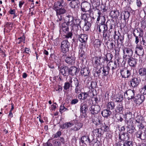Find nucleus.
I'll list each match as a JSON object with an SVG mask.
<instances>
[{"mask_svg": "<svg viewBox=\"0 0 146 146\" xmlns=\"http://www.w3.org/2000/svg\"><path fill=\"white\" fill-rule=\"evenodd\" d=\"M135 53L139 56V58H142L144 55V50L141 44L137 45L135 49Z\"/></svg>", "mask_w": 146, "mask_h": 146, "instance_id": "1", "label": "nucleus"}, {"mask_svg": "<svg viewBox=\"0 0 146 146\" xmlns=\"http://www.w3.org/2000/svg\"><path fill=\"white\" fill-rule=\"evenodd\" d=\"M70 45V43L67 40H63L61 44L62 52L63 53H66L68 52L69 50Z\"/></svg>", "mask_w": 146, "mask_h": 146, "instance_id": "2", "label": "nucleus"}, {"mask_svg": "<svg viewBox=\"0 0 146 146\" xmlns=\"http://www.w3.org/2000/svg\"><path fill=\"white\" fill-rule=\"evenodd\" d=\"M131 67H135L137 64V59L131 56L124 60Z\"/></svg>", "mask_w": 146, "mask_h": 146, "instance_id": "3", "label": "nucleus"}, {"mask_svg": "<svg viewBox=\"0 0 146 146\" xmlns=\"http://www.w3.org/2000/svg\"><path fill=\"white\" fill-rule=\"evenodd\" d=\"M131 70L124 68L120 70V73L121 76L124 78H128L131 75Z\"/></svg>", "mask_w": 146, "mask_h": 146, "instance_id": "4", "label": "nucleus"}, {"mask_svg": "<svg viewBox=\"0 0 146 146\" xmlns=\"http://www.w3.org/2000/svg\"><path fill=\"white\" fill-rule=\"evenodd\" d=\"M123 58L124 60L131 56L133 53V51L130 48L127 47H124L123 48Z\"/></svg>", "mask_w": 146, "mask_h": 146, "instance_id": "5", "label": "nucleus"}, {"mask_svg": "<svg viewBox=\"0 0 146 146\" xmlns=\"http://www.w3.org/2000/svg\"><path fill=\"white\" fill-rule=\"evenodd\" d=\"M135 91L134 90H128L124 93V96L125 98L128 100L134 99L135 97Z\"/></svg>", "mask_w": 146, "mask_h": 146, "instance_id": "6", "label": "nucleus"}, {"mask_svg": "<svg viewBox=\"0 0 146 146\" xmlns=\"http://www.w3.org/2000/svg\"><path fill=\"white\" fill-rule=\"evenodd\" d=\"M91 7L90 5L87 2H83L81 4V10L83 12L88 11L90 13H91L92 12L90 9Z\"/></svg>", "mask_w": 146, "mask_h": 146, "instance_id": "7", "label": "nucleus"}, {"mask_svg": "<svg viewBox=\"0 0 146 146\" xmlns=\"http://www.w3.org/2000/svg\"><path fill=\"white\" fill-rule=\"evenodd\" d=\"M129 135L128 133L125 132H120L119 135V141H125L129 140Z\"/></svg>", "mask_w": 146, "mask_h": 146, "instance_id": "8", "label": "nucleus"}, {"mask_svg": "<svg viewBox=\"0 0 146 146\" xmlns=\"http://www.w3.org/2000/svg\"><path fill=\"white\" fill-rule=\"evenodd\" d=\"M89 110L92 114L95 115L98 113L100 112V108L99 106L94 105H92L89 108Z\"/></svg>", "mask_w": 146, "mask_h": 146, "instance_id": "9", "label": "nucleus"}, {"mask_svg": "<svg viewBox=\"0 0 146 146\" xmlns=\"http://www.w3.org/2000/svg\"><path fill=\"white\" fill-rule=\"evenodd\" d=\"M144 99L145 97L144 95L139 94H137L133 99L134 102L137 104L139 105L143 103Z\"/></svg>", "mask_w": 146, "mask_h": 146, "instance_id": "10", "label": "nucleus"}, {"mask_svg": "<svg viewBox=\"0 0 146 146\" xmlns=\"http://www.w3.org/2000/svg\"><path fill=\"white\" fill-rule=\"evenodd\" d=\"M88 110V106L86 104H81L80 106V111L81 115L85 117L87 115L86 112Z\"/></svg>", "mask_w": 146, "mask_h": 146, "instance_id": "11", "label": "nucleus"}, {"mask_svg": "<svg viewBox=\"0 0 146 146\" xmlns=\"http://www.w3.org/2000/svg\"><path fill=\"white\" fill-rule=\"evenodd\" d=\"M140 81V80L138 79L137 78L133 77L130 79V85L133 87H136L138 86Z\"/></svg>", "mask_w": 146, "mask_h": 146, "instance_id": "12", "label": "nucleus"}, {"mask_svg": "<svg viewBox=\"0 0 146 146\" xmlns=\"http://www.w3.org/2000/svg\"><path fill=\"white\" fill-rule=\"evenodd\" d=\"M73 123L74 126L71 129L75 131H78L82 127L83 125L82 123L78 121L75 120Z\"/></svg>", "mask_w": 146, "mask_h": 146, "instance_id": "13", "label": "nucleus"}, {"mask_svg": "<svg viewBox=\"0 0 146 146\" xmlns=\"http://www.w3.org/2000/svg\"><path fill=\"white\" fill-rule=\"evenodd\" d=\"M66 3L64 0H58L54 3L53 8L63 7L66 6Z\"/></svg>", "mask_w": 146, "mask_h": 146, "instance_id": "14", "label": "nucleus"}, {"mask_svg": "<svg viewBox=\"0 0 146 146\" xmlns=\"http://www.w3.org/2000/svg\"><path fill=\"white\" fill-rule=\"evenodd\" d=\"M146 133L143 132L142 131L139 130L136 133V136L137 138L141 139V140H144L146 137Z\"/></svg>", "mask_w": 146, "mask_h": 146, "instance_id": "15", "label": "nucleus"}, {"mask_svg": "<svg viewBox=\"0 0 146 146\" xmlns=\"http://www.w3.org/2000/svg\"><path fill=\"white\" fill-rule=\"evenodd\" d=\"M79 71L78 68L75 66H71L68 68L69 75L72 76L76 75Z\"/></svg>", "mask_w": 146, "mask_h": 146, "instance_id": "16", "label": "nucleus"}, {"mask_svg": "<svg viewBox=\"0 0 146 146\" xmlns=\"http://www.w3.org/2000/svg\"><path fill=\"white\" fill-rule=\"evenodd\" d=\"M108 66L111 68V70L112 74L114 72V71L116 70L117 67V64L116 61H110L108 62L107 64Z\"/></svg>", "mask_w": 146, "mask_h": 146, "instance_id": "17", "label": "nucleus"}, {"mask_svg": "<svg viewBox=\"0 0 146 146\" xmlns=\"http://www.w3.org/2000/svg\"><path fill=\"white\" fill-rule=\"evenodd\" d=\"M94 58L95 60L94 64L95 67H97L100 64L104 66V61L103 60L102 62L101 61V60L102 58V56H100L98 57H95Z\"/></svg>", "mask_w": 146, "mask_h": 146, "instance_id": "18", "label": "nucleus"}, {"mask_svg": "<svg viewBox=\"0 0 146 146\" xmlns=\"http://www.w3.org/2000/svg\"><path fill=\"white\" fill-rule=\"evenodd\" d=\"M70 6L72 9H78L79 7L80 3L79 0L71 1L69 4Z\"/></svg>", "mask_w": 146, "mask_h": 146, "instance_id": "19", "label": "nucleus"}, {"mask_svg": "<svg viewBox=\"0 0 146 146\" xmlns=\"http://www.w3.org/2000/svg\"><path fill=\"white\" fill-rule=\"evenodd\" d=\"M60 72L64 76H68L69 75L68 68L66 66H61L60 68Z\"/></svg>", "mask_w": 146, "mask_h": 146, "instance_id": "20", "label": "nucleus"}, {"mask_svg": "<svg viewBox=\"0 0 146 146\" xmlns=\"http://www.w3.org/2000/svg\"><path fill=\"white\" fill-rule=\"evenodd\" d=\"M75 58L72 56L66 57L65 59L66 63L70 65H72L74 64Z\"/></svg>", "mask_w": 146, "mask_h": 146, "instance_id": "21", "label": "nucleus"}, {"mask_svg": "<svg viewBox=\"0 0 146 146\" xmlns=\"http://www.w3.org/2000/svg\"><path fill=\"white\" fill-rule=\"evenodd\" d=\"M74 17L71 15H68L65 18V20L69 25H72L73 24L74 21Z\"/></svg>", "mask_w": 146, "mask_h": 146, "instance_id": "22", "label": "nucleus"}, {"mask_svg": "<svg viewBox=\"0 0 146 146\" xmlns=\"http://www.w3.org/2000/svg\"><path fill=\"white\" fill-rule=\"evenodd\" d=\"M81 74L84 77H90V70L87 68H83L82 69L81 72Z\"/></svg>", "mask_w": 146, "mask_h": 146, "instance_id": "23", "label": "nucleus"}, {"mask_svg": "<svg viewBox=\"0 0 146 146\" xmlns=\"http://www.w3.org/2000/svg\"><path fill=\"white\" fill-rule=\"evenodd\" d=\"M62 7L58 8H53L56 11V15H63L66 12V10Z\"/></svg>", "mask_w": 146, "mask_h": 146, "instance_id": "24", "label": "nucleus"}, {"mask_svg": "<svg viewBox=\"0 0 146 146\" xmlns=\"http://www.w3.org/2000/svg\"><path fill=\"white\" fill-rule=\"evenodd\" d=\"M113 57V55L110 53H107L105 55V56L103 58V60L104 61V62L105 61L107 63L108 62L112 61L111 60Z\"/></svg>", "mask_w": 146, "mask_h": 146, "instance_id": "25", "label": "nucleus"}, {"mask_svg": "<svg viewBox=\"0 0 146 146\" xmlns=\"http://www.w3.org/2000/svg\"><path fill=\"white\" fill-rule=\"evenodd\" d=\"M86 12H83L81 13L82 18L84 19L85 22H87L88 23H89L88 20L90 18V15L89 14H87Z\"/></svg>", "mask_w": 146, "mask_h": 146, "instance_id": "26", "label": "nucleus"}, {"mask_svg": "<svg viewBox=\"0 0 146 146\" xmlns=\"http://www.w3.org/2000/svg\"><path fill=\"white\" fill-rule=\"evenodd\" d=\"M74 125V123L71 122H66L63 125H60V127L62 129H67L69 127H71L72 125Z\"/></svg>", "mask_w": 146, "mask_h": 146, "instance_id": "27", "label": "nucleus"}, {"mask_svg": "<svg viewBox=\"0 0 146 146\" xmlns=\"http://www.w3.org/2000/svg\"><path fill=\"white\" fill-rule=\"evenodd\" d=\"M93 133L94 135V134L97 135L98 134V136L99 137L102 136L104 133V132H103L102 129L101 128H100L94 129L93 131Z\"/></svg>", "mask_w": 146, "mask_h": 146, "instance_id": "28", "label": "nucleus"}, {"mask_svg": "<svg viewBox=\"0 0 146 146\" xmlns=\"http://www.w3.org/2000/svg\"><path fill=\"white\" fill-rule=\"evenodd\" d=\"M70 26L71 31L74 33L75 34L79 35L78 33V26L76 25H74V24H72V25Z\"/></svg>", "mask_w": 146, "mask_h": 146, "instance_id": "29", "label": "nucleus"}, {"mask_svg": "<svg viewBox=\"0 0 146 146\" xmlns=\"http://www.w3.org/2000/svg\"><path fill=\"white\" fill-rule=\"evenodd\" d=\"M78 38L80 42H86L88 39V36L86 34H81L79 35Z\"/></svg>", "mask_w": 146, "mask_h": 146, "instance_id": "30", "label": "nucleus"}, {"mask_svg": "<svg viewBox=\"0 0 146 146\" xmlns=\"http://www.w3.org/2000/svg\"><path fill=\"white\" fill-rule=\"evenodd\" d=\"M102 67V71H103L102 74L104 76H106L108 74L109 72L110 71V68L108 66L104 67V65L103 66V67Z\"/></svg>", "mask_w": 146, "mask_h": 146, "instance_id": "31", "label": "nucleus"}, {"mask_svg": "<svg viewBox=\"0 0 146 146\" xmlns=\"http://www.w3.org/2000/svg\"><path fill=\"white\" fill-rule=\"evenodd\" d=\"M110 15L113 19L114 18L116 19L119 15V11L117 10L112 11L111 12Z\"/></svg>", "mask_w": 146, "mask_h": 146, "instance_id": "32", "label": "nucleus"}, {"mask_svg": "<svg viewBox=\"0 0 146 146\" xmlns=\"http://www.w3.org/2000/svg\"><path fill=\"white\" fill-rule=\"evenodd\" d=\"M69 25H68L67 24L65 23H62V27L60 29V31L62 30L65 33L66 32L69 31Z\"/></svg>", "mask_w": 146, "mask_h": 146, "instance_id": "33", "label": "nucleus"}, {"mask_svg": "<svg viewBox=\"0 0 146 146\" xmlns=\"http://www.w3.org/2000/svg\"><path fill=\"white\" fill-rule=\"evenodd\" d=\"M138 73L140 76H146V67L140 68L138 70Z\"/></svg>", "mask_w": 146, "mask_h": 146, "instance_id": "34", "label": "nucleus"}, {"mask_svg": "<svg viewBox=\"0 0 146 146\" xmlns=\"http://www.w3.org/2000/svg\"><path fill=\"white\" fill-rule=\"evenodd\" d=\"M123 106L121 103L118 105L115 109L116 111L120 113H122L123 112Z\"/></svg>", "mask_w": 146, "mask_h": 146, "instance_id": "35", "label": "nucleus"}, {"mask_svg": "<svg viewBox=\"0 0 146 146\" xmlns=\"http://www.w3.org/2000/svg\"><path fill=\"white\" fill-rule=\"evenodd\" d=\"M111 112L109 110H104L101 112V114L104 117H107L110 116Z\"/></svg>", "mask_w": 146, "mask_h": 146, "instance_id": "36", "label": "nucleus"}, {"mask_svg": "<svg viewBox=\"0 0 146 146\" xmlns=\"http://www.w3.org/2000/svg\"><path fill=\"white\" fill-rule=\"evenodd\" d=\"M78 85H80L78 80L77 78H74L73 80V83L71 85V88L75 87Z\"/></svg>", "mask_w": 146, "mask_h": 146, "instance_id": "37", "label": "nucleus"}, {"mask_svg": "<svg viewBox=\"0 0 146 146\" xmlns=\"http://www.w3.org/2000/svg\"><path fill=\"white\" fill-rule=\"evenodd\" d=\"M124 16V20L126 21V19H128L129 17V13L127 11H123L122 12L121 14V18L122 15Z\"/></svg>", "mask_w": 146, "mask_h": 146, "instance_id": "38", "label": "nucleus"}, {"mask_svg": "<svg viewBox=\"0 0 146 146\" xmlns=\"http://www.w3.org/2000/svg\"><path fill=\"white\" fill-rule=\"evenodd\" d=\"M115 106V104L113 102H110L108 103L106 105L107 108L109 110L114 109Z\"/></svg>", "mask_w": 146, "mask_h": 146, "instance_id": "39", "label": "nucleus"}, {"mask_svg": "<svg viewBox=\"0 0 146 146\" xmlns=\"http://www.w3.org/2000/svg\"><path fill=\"white\" fill-rule=\"evenodd\" d=\"M134 36L135 37V43L136 44V45H139L138 43L139 42V39H140L141 37L142 38V36H139V35H137L135 32H133V33Z\"/></svg>", "mask_w": 146, "mask_h": 146, "instance_id": "40", "label": "nucleus"}, {"mask_svg": "<svg viewBox=\"0 0 146 146\" xmlns=\"http://www.w3.org/2000/svg\"><path fill=\"white\" fill-rule=\"evenodd\" d=\"M116 101L117 102H121L123 100V95L120 94L117 95L115 98Z\"/></svg>", "mask_w": 146, "mask_h": 146, "instance_id": "41", "label": "nucleus"}, {"mask_svg": "<svg viewBox=\"0 0 146 146\" xmlns=\"http://www.w3.org/2000/svg\"><path fill=\"white\" fill-rule=\"evenodd\" d=\"M140 30L139 31L137 29H136L134 30L133 32L137 34V35H139V36H143V30L141 29H139Z\"/></svg>", "mask_w": 146, "mask_h": 146, "instance_id": "42", "label": "nucleus"}, {"mask_svg": "<svg viewBox=\"0 0 146 146\" xmlns=\"http://www.w3.org/2000/svg\"><path fill=\"white\" fill-rule=\"evenodd\" d=\"M127 122V125L130 127V128L131 129H133V130H134L135 131V127H134V125L133 124V121L132 120H130L129 122V121L128 120H126L125 121V122L126 123Z\"/></svg>", "mask_w": 146, "mask_h": 146, "instance_id": "43", "label": "nucleus"}, {"mask_svg": "<svg viewBox=\"0 0 146 146\" xmlns=\"http://www.w3.org/2000/svg\"><path fill=\"white\" fill-rule=\"evenodd\" d=\"M101 128L104 130L103 132H108L109 131V126L105 124V123L102 124Z\"/></svg>", "mask_w": 146, "mask_h": 146, "instance_id": "44", "label": "nucleus"}, {"mask_svg": "<svg viewBox=\"0 0 146 146\" xmlns=\"http://www.w3.org/2000/svg\"><path fill=\"white\" fill-rule=\"evenodd\" d=\"M107 24L108 23L109 24L108 26L110 28L109 31H110V29H113L114 27L115 26V23L114 21H108L106 23Z\"/></svg>", "mask_w": 146, "mask_h": 146, "instance_id": "45", "label": "nucleus"}, {"mask_svg": "<svg viewBox=\"0 0 146 146\" xmlns=\"http://www.w3.org/2000/svg\"><path fill=\"white\" fill-rule=\"evenodd\" d=\"M57 17V19L56 20V22L60 24L61 22H63L64 19L63 15H56Z\"/></svg>", "mask_w": 146, "mask_h": 146, "instance_id": "46", "label": "nucleus"}, {"mask_svg": "<svg viewBox=\"0 0 146 146\" xmlns=\"http://www.w3.org/2000/svg\"><path fill=\"white\" fill-rule=\"evenodd\" d=\"M141 45H143V47H146V36L145 35L142 36V41L140 42Z\"/></svg>", "mask_w": 146, "mask_h": 146, "instance_id": "47", "label": "nucleus"}, {"mask_svg": "<svg viewBox=\"0 0 146 146\" xmlns=\"http://www.w3.org/2000/svg\"><path fill=\"white\" fill-rule=\"evenodd\" d=\"M81 50L86 51L87 50V46L86 44V42H81Z\"/></svg>", "mask_w": 146, "mask_h": 146, "instance_id": "48", "label": "nucleus"}, {"mask_svg": "<svg viewBox=\"0 0 146 146\" xmlns=\"http://www.w3.org/2000/svg\"><path fill=\"white\" fill-rule=\"evenodd\" d=\"M126 145H127V146H132V142L131 141H129V140L125 141L123 144V146H125Z\"/></svg>", "mask_w": 146, "mask_h": 146, "instance_id": "49", "label": "nucleus"}, {"mask_svg": "<svg viewBox=\"0 0 146 146\" xmlns=\"http://www.w3.org/2000/svg\"><path fill=\"white\" fill-rule=\"evenodd\" d=\"M87 136L84 135L82 136L81 138V141L82 143H87Z\"/></svg>", "mask_w": 146, "mask_h": 146, "instance_id": "50", "label": "nucleus"}, {"mask_svg": "<svg viewBox=\"0 0 146 146\" xmlns=\"http://www.w3.org/2000/svg\"><path fill=\"white\" fill-rule=\"evenodd\" d=\"M68 110V108H66L64 107V105H61L60 106V112L62 113L63 112H64L66 110Z\"/></svg>", "mask_w": 146, "mask_h": 146, "instance_id": "51", "label": "nucleus"}, {"mask_svg": "<svg viewBox=\"0 0 146 146\" xmlns=\"http://www.w3.org/2000/svg\"><path fill=\"white\" fill-rule=\"evenodd\" d=\"M70 87H71V85L70 83L68 82H66L64 83L63 88L64 90H67Z\"/></svg>", "mask_w": 146, "mask_h": 146, "instance_id": "52", "label": "nucleus"}, {"mask_svg": "<svg viewBox=\"0 0 146 146\" xmlns=\"http://www.w3.org/2000/svg\"><path fill=\"white\" fill-rule=\"evenodd\" d=\"M72 33L71 31L70 32L68 31L67 32H65L66 34V35H65V37L67 38H71L72 35Z\"/></svg>", "mask_w": 146, "mask_h": 146, "instance_id": "53", "label": "nucleus"}, {"mask_svg": "<svg viewBox=\"0 0 146 146\" xmlns=\"http://www.w3.org/2000/svg\"><path fill=\"white\" fill-rule=\"evenodd\" d=\"M141 27L142 26H145L146 25V17L145 16H144V18L141 19Z\"/></svg>", "mask_w": 146, "mask_h": 146, "instance_id": "54", "label": "nucleus"}, {"mask_svg": "<svg viewBox=\"0 0 146 146\" xmlns=\"http://www.w3.org/2000/svg\"><path fill=\"white\" fill-rule=\"evenodd\" d=\"M103 38L105 40H106L110 37L107 34L108 32H103Z\"/></svg>", "mask_w": 146, "mask_h": 146, "instance_id": "55", "label": "nucleus"}, {"mask_svg": "<svg viewBox=\"0 0 146 146\" xmlns=\"http://www.w3.org/2000/svg\"><path fill=\"white\" fill-rule=\"evenodd\" d=\"M81 21L80 19H78L76 18L74 20L73 24L74 25H76L79 26L80 23Z\"/></svg>", "mask_w": 146, "mask_h": 146, "instance_id": "56", "label": "nucleus"}, {"mask_svg": "<svg viewBox=\"0 0 146 146\" xmlns=\"http://www.w3.org/2000/svg\"><path fill=\"white\" fill-rule=\"evenodd\" d=\"M141 92L143 95H146V84H144L142 88Z\"/></svg>", "mask_w": 146, "mask_h": 146, "instance_id": "57", "label": "nucleus"}, {"mask_svg": "<svg viewBox=\"0 0 146 146\" xmlns=\"http://www.w3.org/2000/svg\"><path fill=\"white\" fill-rule=\"evenodd\" d=\"M143 118V117L141 116H138L136 117V122L137 123H140Z\"/></svg>", "mask_w": 146, "mask_h": 146, "instance_id": "58", "label": "nucleus"}, {"mask_svg": "<svg viewBox=\"0 0 146 146\" xmlns=\"http://www.w3.org/2000/svg\"><path fill=\"white\" fill-rule=\"evenodd\" d=\"M85 50H81V51L80 52L79 51V56L80 57H83L84 58V56H85Z\"/></svg>", "mask_w": 146, "mask_h": 146, "instance_id": "59", "label": "nucleus"}, {"mask_svg": "<svg viewBox=\"0 0 146 146\" xmlns=\"http://www.w3.org/2000/svg\"><path fill=\"white\" fill-rule=\"evenodd\" d=\"M80 85H78L75 87V92L76 94H78L80 93L81 90L80 87Z\"/></svg>", "mask_w": 146, "mask_h": 146, "instance_id": "60", "label": "nucleus"}, {"mask_svg": "<svg viewBox=\"0 0 146 146\" xmlns=\"http://www.w3.org/2000/svg\"><path fill=\"white\" fill-rule=\"evenodd\" d=\"M125 119H126V120H127V119H128V118H127V117L129 116V119H130V117H131L132 113L130 111H129L128 112H126L125 113Z\"/></svg>", "mask_w": 146, "mask_h": 146, "instance_id": "61", "label": "nucleus"}, {"mask_svg": "<svg viewBox=\"0 0 146 146\" xmlns=\"http://www.w3.org/2000/svg\"><path fill=\"white\" fill-rule=\"evenodd\" d=\"M94 135H93L92 134L90 135V141H91V145L92 143H95V140Z\"/></svg>", "mask_w": 146, "mask_h": 146, "instance_id": "62", "label": "nucleus"}, {"mask_svg": "<svg viewBox=\"0 0 146 146\" xmlns=\"http://www.w3.org/2000/svg\"><path fill=\"white\" fill-rule=\"evenodd\" d=\"M78 102V100L77 98H75L72 100L70 104L72 105H74L77 104Z\"/></svg>", "mask_w": 146, "mask_h": 146, "instance_id": "63", "label": "nucleus"}, {"mask_svg": "<svg viewBox=\"0 0 146 146\" xmlns=\"http://www.w3.org/2000/svg\"><path fill=\"white\" fill-rule=\"evenodd\" d=\"M101 44V42L100 40H95V45L96 44L98 47H100Z\"/></svg>", "mask_w": 146, "mask_h": 146, "instance_id": "64", "label": "nucleus"}]
</instances>
